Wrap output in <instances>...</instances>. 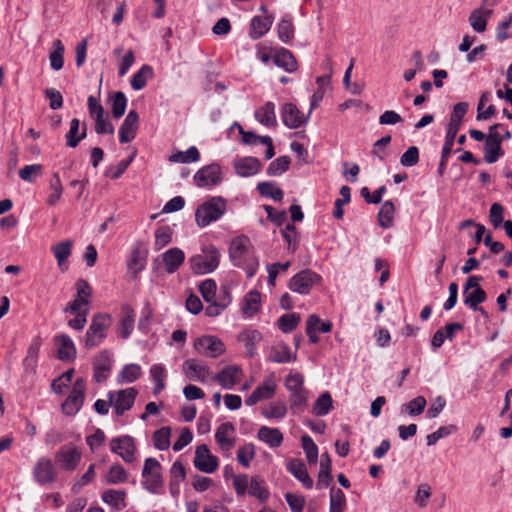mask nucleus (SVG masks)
Masks as SVG:
<instances>
[{"label": "nucleus", "instance_id": "8", "mask_svg": "<svg viewBox=\"0 0 512 512\" xmlns=\"http://www.w3.org/2000/svg\"><path fill=\"white\" fill-rule=\"evenodd\" d=\"M82 459V451L73 443L61 446L55 453V462L65 472L77 469Z\"/></svg>", "mask_w": 512, "mask_h": 512}, {"label": "nucleus", "instance_id": "37", "mask_svg": "<svg viewBox=\"0 0 512 512\" xmlns=\"http://www.w3.org/2000/svg\"><path fill=\"white\" fill-rule=\"evenodd\" d=\"M262 339L259 331L254 329H245L238 336V341L243 343L249 356H253L256 351V345Z\"/></svg>", "mask_w": 512, "mask_h": 512}, {"label": "nucleus", "instance_id": "50", "mask_svg": "<svg viewBox=\"0 0 512 512\" xmlns=\"http://www.w3.org/2000/svg\"><path fill=\"white\" fill-rule=\"evenodd\" d=\"M395 206L392 201H386L382 204L378 213L379 225L385 229L393 225Z\"/></svg>", "mask_w": 512, "mask_h": 512}, {"label": "nucleus", "instance_id": "22", "mask_svg": "<svg viewBox=\"0 0 512 512\" xmlns=\"http://www.w3.org/2000/svg\"><path fill=\"white\" fill-rule=\"evenodd\" d=\"M112 359L109 351L102 350L93 361V378L97 383L105 381L111 372Z\"/></svg>", "mask_w": 512, "mask_h": 512}, {"label": "nucleus", "instance_id": "32", "mask_svg": "<svg viewBox=\"0 0 512 512\" xmlns=\"http://www.w3.org/2000/svg\"><path fill=\"white\" fill-rule=\"evenodd\" d=\"M273 18L270 16H255L251 20L249 36L253 40L263 37L271 28Z\"/></svg>", "mask_w": 512, "mask_h": 512}, {"label": "nucleus", "instance_id": "23", "mask_svg": "<svg viewBox=\"0 0 512 512\" xmlns=\"http://www.w3.org/2000/svg\"><path fill=\"white\" fill-rule=\"evenodd\" d=\"M54 344L57 348L58 359L65 362H71L76 359L77 349L69 335L58 334L54 336Z\"/></svg>", "mask_w": 512, "mask_h": 512}, {"label": "nucleus", "instance_id": "40", "mask_svg": "<svg viewBox=\"0 0 512 512\" xmlns=\"http://www.w3.org/2000/svg\"><path fill=\"white\" fill-rule=\"evenodd\" d=\"M142 374L141 366L135 363L125 365L117 375L119 384L133 383Z\"/></svg>", "mask_w": 512, "mask_h": 512}, {"label": "nucleus", "instance_id": "9", "mask_svg": "<svg viewBox=\"0 0 512 512\" xmlns=\"http://www.w3.org/2000/svg\"><path fill=\"white\" fill-rule=\"evenodd\" d=\"M481 276L473 275L468 277L463 287V302L472 310L479 309V304L487 299L486 292L481 288Z\"/></svg>", "mask_w": 512, "mask_h": 512}, {"label": "nucleus", "instance_id": "26", "mask_svg": "<svg viewBox=\"0 0 512 512\" xmlns=\"http://www.w3.org/2000/svg\"><path fill=\"white\" fill-rule=\"evenodd\" d=\"M233 167L240 177H251L259 173L261 163L255 157H242L234 160Z\"/></svg>", "mask_w": 512, "mask_h": 512}, {"label": "nucleus", "instance_id": "29", "mask_svg": "<svg viewBox=\"0 0 512 512\" xmlns=\"http://www.w3.org/2000/svg\"><path fill=\"white\" fill-rule=\"evenodd\" d=\"M101 499L114 512H120L127 506L125 490L107 489L103 491Z\"/></svg>", "mask_w": 512, "mask_h": 512}, {"label": "nucleus", "instance_id": "1", "mask_svg": "<svg viewBox=\"0 0 512 512\" xmlns=\"http://www.w3.org/2000/svg\"><path fill=\"white\" fill-rule=\"evenodd\" d=\"M229 256L234 266L246 271L250 278L254 276L259 266V261L254 255L251 241L246 236L234 238L229 246Z\"/></svg>", "mask_w": 512, "mask_h": 512}, {"label": "nucleus", "instance_id": "18", "mask_svg": "<svg viewBox=\"0 0 512 512\" xmlns=\"http://www.w3.org/2000/svg\"><path fill=\"white\" fill-rule=\"evenodd\" d=\"M193 463L196 469L204 473L215 472L219 465L218 458L210 453L206 444L196 448Z\"/></svg>", "mask_w": 512, "mask_h": 512}, {"label": "nucleus", "instance_id": "38", "mask_svg": "<svg viewBox=\"0 0 512 512\" xmlns=\"http://www.w3.org/2000/svg\"><path fill=\"white\" fill-rule=\"evenodd\" d=\"M135 312L128 305L122 308V317L119 323V333L122 338L127 339L134 329Z\"/></svg>", "mask_w": 512, "mask_h": 512}, {"label": "nucleus", "instance_id": "64", "mask_svg": "<svg viewBox=\"0 0 512 512\" xmlns=\"http://www.w3.org/2000/svg\"><path fill=\"white\" fill-rule=\"evenodd\" d=\"M146 266V259L142 256L141 252L136 249L132 252L131 258L128 261V270L136 276Z\"/></svg>", "mask_w": 512, "mask_h": 512}, {"label": "nucleus", "instance_id": "6", "mask_svg": "<svg viewBox=\"0 0 512 512\" xmlns=\"http://www.w3.org/2000/svg\"><path fill=\"white\" fill-rule=\"evenodd\" d=\"M163 485L161 464L155 458H146L142 469V486L152 494H159Z\"/></svg>", "mask_w": 512, "mask_h": 512}, {"label": "nucleus", "instance_id": "31", "mask_svg": "<svg viewBox=\"0 0 512 512\" xmlns=\"http://www.w3.org/2000/svg\"><path fill=\"white\" fill-rule=\"evenodd\" d=\"M268 359L274 363H290L296 360V353L283 343H277L271 347Z\"/></svg>", "mask_w": 512, "mask_h": 512}, {"label": "nucleus", "instance_id": "25", "mask_svg": "<svg viewBox=\"0 0 512 512\" xmlns=\"http://www.w3.org/2000/svg\"><path fill=\"white\" fill-rule=\"evenodd\" d=\"M234 432L235 427L231 422H225L218 426L215 432V440L222 451L229 452L235 446Z\"/></svg>", "mask_w": 512, "mask_h": 512}, {"label": "nucleus", "instance_id": "57", "mask_svg": "<svg viewBox=\"0 0 512 512\" xmlns=\"http://www.w3.org/2000/svg\"><path fill=\"white\" fill-rule=\"evenodd\" d=\"M171 428L162 427L156 430L153 434L154 446L158 450H166L170 446Z\"/></svg>", "mask_w": 512, "mask_h": 512}, {"label": "nucleus", "instance_id": "11", "mask_svg": "<svg viewBox=\"0 0 512 512\" xmlns=\"http://www.w3.org/2000/svg\"><path fill=\"white\" fill-rule=\"evenodd\" d=\"M321 276L310 269H304L296 273L289 281L288 287L292 292L307 295L313 286L320 283Z\"/></svg>", "mask_w": 512, "mask_h": 512}, {"label": "nucleus", "instance_id": "19", "mask_svg": "<svg viewBox=\"0 0 512 512\" xmlns=\"http://www.w3.org/2000/svg\"><path fill=\"white\" fill-rule=\"evenodd\" d=\"M242 375V369L238 365H228L212 375V381L218 382L223 389L230 390L241 381Z\"/></svg>", "mask_w": 512, "mask_h": 512}, {"label": "nucleus", "instance_id": "43", "mask_svg": "<svg viewBox=\"0 0 512 512\" xmlns=\"http://www.w3.org/2000/svg\"><path fill=\"white\" fill-rule=\"evenodd\" d=\"M150 377L154 381L155 386L153 393L159 394L165 388V380L167 378V370L162 364H153L150 367Z\"/></svg>", "mask_w": 512, "mask_h": 512}, {"label": "nucleus", "instance_id": "51", "mask_svg": "<svg viewBox=\"0 0 512 512\" xmlns=\"http://www.w3.org/2000/svg\"><path fill=\"white\" fill-rule=\"evenodd\" d=\"M489 16L490 11L477 9L473 11L469 17L470 25L476 32L482 33L486 30L487 20Z\"/></svg>", "mask_w": 512, "mask_h": 512}, {"label": "nucleus", "instance_id": "27", "mask_svg": "<svg viewBox=\"0 0 512 512\" xmlns=\"http://www.w3.org/2000/svg\"><path fill=\"white\" fill-rule=\"evenodd\" d=\"M286 469L302 483L304 488L311 489L313 487V480L309 476L306 465L301 459H291L286 463Z\"/></svg>", "mask_w": 512, "mask_h": 512}, {"label": "nucleus", "instance_id": "47", "mask_svg": "<svg viewBox=\"0 0 512 512\" xmlns=\"http://www.w3.org/2000/svg\"><path fill=\"white\" fill-rule=\"evenodd\" d=\"M257 190L261 196L269 197L274 201H281L284 197L282 189L277 187L273 182H259L257 184Z\"/></svg>", "mask_w": 512, "mask_h": 512}, {"label": "nucleus", "instance_id": "56", "mask_svg": "<svg viewBox=\"0 0 512 512\" xmlns=\"http://www.w3.org/2000/svg\"><path fill=\"white\" fill-rule=\"evenodd\" d=\"M301 317L297 313L284 314L278 319V327L284 333L292 332L300 323Z\"/></svg>", "mask_w": 512, "mask_h": 512}, {"label": "nucleus", "instance_id": "48", "mask_svg": "<svg viewBox=\"0 0 512 512\" xmlns=\"http://www.w3.org/2000/svg\"><path fill=\"white\" fill-rule=\"evenodd\" d=\"M129 477L128 472L120 464H114L110 467L105 475L107 484H121L127 482Z\"/></svg>", "mask_w": 512, "mask_h": 512}, {"label": "nucleus", "instance_id": "21", "mask_svg": "<svg viewBox=\"0 0 512 512\" xmlns=\"http://www.w3.org/2000/svg\"><path fill=\"white\" fill-rule=\"evenodd\" d=\"M276 388L277 385L273 377L265 378L264 381L254 389L251 395L246 398V405L253 406L259 401L273 398Z\"/></svg>", "mask_w": 512, "mask_h": 512}, {"label": "nucleus", "instance_id": "58", "mask_svg": "<svg viewBox=\"0 0 512 512\" xmlns=\"http://www.w3.org/2000/svg\"><path fill=\"white\" fill-rule=\"evenodd\" d=\"M112 101V115L114 118H121L127 107V98L125 94L121 91L115 92L111 97Z\"/></svg>", "mask_w": 512, "mask_h": 512}, {"label": "nucleus", "instance_id": "60", "mask_svg": "<svg viewBox=\"0 0 512 512\" xmlns=\"http://www.w3.org/2000/svg\"><path fill=\"white\" fill-rule=\"evenodd\" d=\"M289 165V157L281 156L269 164L266 172L269 176H280L288 170Z\"/></svg>", "mask_w": 512, "mask_h": 512}, {"label": "nucleus", "instance_id": "36", "mask_svg": "<svg viewBox=\"0 0 512 512\" xmlns=\"http://www.w3.org/2000/svg\"><path fill=\"white\" fill-rule=\"evenodd\" d=\"M258 439L271 448L280 447L283 443V434L278 428H271L268 426H262L258 430Z\"/></svg>", "mask_w": 512, "mask_h": 512}, {"label": "nucleus", "instance_id": "30", "mask_svg": "<svg viewBox=\"0 0 512 512\" xmlns=\"http://www.w3.org/2000/svg\"><path fill=\"white\" fill-rule=\"evenodd\" d=\"M273 62L277 67L288 73H293L298 69V64L294 55L286 48H279L275 51L273 55Z\"/></svg>", "mask_w": 512, "mask_h": 512}, {"label": "nucleus", "instance_id": "24", "mask_svg": "<svg viewBox=\"0 0 512 512\" xmlns=\"http://www.w3.org/2000/svg\"><path fill=\"white\" fill-rule=\"evenodd\" d=\"M138 124V113L135 110L129 111L119 128V142L122 144L131 142L136 136Z\"/></svg>", "mask_w": 512, "mask_h": 512}, {"label": "nucleus", "instance_id": "5", "mask_svg": "<svg viewBox=\"0 0 512 512\" xmlns=\"http://www.w3.org/2000/svg\"><path fill=\"white\" fill-rule=\"evenodd\" d=\"M219 262L220 252L213 245L205 247L201 254L189 258L191 270L199 275L213 272L218 267Z\"/></svg>", "mask_w": 512, "mask_h": 512}, {"label": "nucleus", "instance_id": "15", "mask_svg": "<svg viewBox=\"0 0 512 512\" xmlns=\"http://www.w3.org/2000/svg\"><path fill=\"white\" fill-rule=\"evenodd\" d=\"M182 372L188 380L207 383L212 381L210 368L198 359H187L183 362Z\"/></svg>", "mask_w": 512, "mask_h": 512}, {"label": "nucleus", "instance_id": "7", "mask_svg": "<svg viewBox=\"0 0 512 512\" xmlns=\"http://www.w3.org/2000/svg\"><path fill=\"white\" fill-rule=\"evenodd\" d=\"M75 288L76 297L74 300L67 303L63 308V312L70 314H88L90 300L92 297V287L86 280L79 279L75 283Z\"/></svg>", "mask_w": 512, "mask_h": 512}, {"label": "nucleus", "instance_id": "4", "mask_svg": "<svg viewBox=\"0 0 512 512\" xmlns=\"http://www.w3.org/2000/svg\"><path fill=\"white\" fill-rule=\"evenodd\" d=\"M112 324V318L106 313H97L91 319L84 337V347L92 349L99 346L107 337V331Z\"/></svg>", "mask_w": 512, "mask_h": 512}, {"label": "nucleus", "instance_id": "16", "mask_svg": "<svg viewBox=\"0 0 512 512\" xmlns=\"http://www.w3.org/2000/svg\"><path fill=\"white\" fill-rule=\"evenodd\" d=\"M34 480L40 485L53 483L57 478V472L51 459L41 457L37 460L32 471Z\"/></svg>", "mask_w": 512, "mask_h": 512}, {"label": "nucleus", "instance_id": "20", "mask_svg": "<svg viewBox=\"0 0 512 512\" xmlns=\"http://www.w3.org/2000/svg\"><path fill=\"white\" fill-rule=\"evenodd\" d=\"M309 116L306 117L293 103H285L281 107V119L283 124L290 129H297L306 124Z\"/></svg>", "mask_w": 512, "mask_h": 512}, {"label": "nucleus", "instance_id": "46", "mask_svg": "<svg viewBox=\"0 0 512 512\" xmlns=\"http://www.w3.org/2000/svg\"><path fill=\"white\" fill-rule=\"evenodd\" d=\"M333 408V400L329 392L322 393L315 401L312 413L318 417L327 415Z\"/></svg>", "mask_w": 512, "mask_h": 512}, {"label": "nucleus", "instance_id": "53", "mask_svg": "<svg viewBox=\"0 0 512 512\" xmlns=\"http://www.w3.org/2000/svg\"><path fill=\"white\" fill-rule=\"evenodd\" d=\"M200 159V153L195 146L189 147L185 152L179 151L170 156L171 162L177 163H192Z\"/></svg>", "mask_w": 512, "mask_h": 512}, {"label": "nucleus", "instance_id": "34", "mask_svg": "<svg viewBox=\"0 0 512 512\" xmlns=\"http://www.w3.org/2000/svg\"><path fill=\"white\" fill-rule=\"evenodd\" d=\"M261 307V294L257 290L249 291L242 303L241 311L246 318H252Z\"/></svg>", "mask_w": 512, "mask_h": 512}, {"label": "nucleus", "instance_id": "3", "mask_svg": "<svg viewBox=\"0 0 512 512\" xmlns=\"http://www.w3.org/2000/svg\"><path fill=\"white\" fill-rule=\"evenodd\" d=\"M226 200L221 196L211 197L201 204L195 212V220L199 227L204 228L219 220L225 213Z\"/></svg>", "mask_w": 512, "mask_h": 512}, {"label": "nucleus", "instance_id": "45", "mask_svg": "<svg viewBox=\"0 0 512 512\" xmlns=\"http://www.w3.org/2000/svg\"><path fill=\"white\" fill-rule=\"evenodd\" d=\"M153 77V69L149 65H143L132 77L131 87L136 90H142L149 78Z\"/></svg>", "mask_w": 512, "mask_h": 512}, {"label": "nucleus", "instance_id": "62", "mask_svg": "<svg viewBox=\"0 0 512 512\" xmlns=\"http://www.w3.org/2000/svg\"><path fill=\"white\" fill-rule=\"evenodd\" d=\"M504 154L501 145H499L497 142L492 143L485 141V148H484V160L489 163H495L500 157H502Z\"/></svg>", "mask_w": 512, "mask_h": 512}, {"label": "nucleus", "instance_id": "63", "mask_svg": "<svg viewBox=\"0 0 512 512\" xmlns=\"http://www.w3.org/2000/svg\"><path fill=\"white\" fill-rule=\"evenodd\" d=\"M277 29L278 37L284 43L289 42L294 36V26L292 21L288 18L281 19L278 23Z\"/></svg>", "mask_w": 512, "mask_h": 512}, {"label": "nucleus", "instance_id": "28", "mask_svg": "<svg viewBox=\"0 0 512 512\" xmlns=\"http://www.w3.org/2000/svg\"><path fill=\"white\" fill-rule=\"evenodd\" d=\"M165 271L168 274L175 273L184 263L185 253L178 247L168 249L162 254Z\"/></svg>", "mask_w": 512, "mask_h": 512}, {"label": "nucleus", "instance_id": "41", "mask_svg": "<svg viewBox=\"0 0 512 512\" xmlns=\"http://www.w3.org/2000/svg\"><path fill=\"white\" fill-rule=\"evenodd\" d=\"M261 413L266 419L281 420L287 414V406L283 401H273L262 408Z\"/></svg>", "mask_w": 512, "mask_h": 512}, {"label": "nucleus", "instance_id": "12", "mask_svg": "<svg viewBox=\"0 0 512 512\" xmlns=\"http://www.w3.org/2000/svg\"><path fill=\"white\" fill-rule=\"evenodd\" d=\"M136 396L137 390L133 387L117 391H109L107 394L109 403L114 407L115 413L118 416L123 415L126 411L132 408Z\"/></svg>", "mask_w": 512, "mask_h": 512}, {"label": "nucleus", "instance_id": "42", "mask_svg": "<svg viewBox=\"0 0 512 512\" xmlns=\"http://www.w3.org/2000/svg\"><path fill=\"white\" fill-rule=\"evenodd\" d=\"M426 405V399L423 396H417L409 402L402 404L400 407V413L415 417L423 413Z\"/></svg>", "mask_w": 512, "mask_h": 512}, {"label": "nucleus", "instance_id": "54", "mask_svg": "<svg viewBox=\"0 0 512 512\" xmlns=\"http://www.w3.org/2000/svg\"><path fill=\"white\" fill-rule=\"evenodd\" d=\"M49 188L51 192L47 198V203L50 206H54L61 199L63 193V186L57 173H55L50 180Z\"/></svg>", "mask_w": 512, "mask_h": 512}, {"label": "nucleus", "instance_id": "13", "mask_svg": "<svg viewBox=\"0 0 512 512\" xmlns=\"http://www.w3.org/2000/svg\"><path fill=\"white\" fill-rule=\"evenodd\" d=\"M193 180L195 185L200 188H210L220 184L223 180L220 165L212 163L202 167L195 173Z\"/></svg>", "mask_w": 512, "mask_h": 512}, {"label": "nucleus", "instance_id": "2", "mask_svg": "<svg viewBox=\"0 0 512 512\" xmlns=\"http://www.w3.org/2000/svg\"><path fill=\"white\" fill-rule=\"evenodd\" d=\"M467 111L468 104L466 102H459L453 108L449 123L447 125L445 142L442 148L441 160L438 167L439 174H442L446 168L448 158L453 149L455 137L461 127L462 119L464 118Z\"/></svg>", "mask_w": 512, "mask_h": 512}, {"label": "nucleus", "instance_id": "10", "mask_svg": "<svg viewBox=\"0 0 512 512\" xmlns=\"http://www.w3.org/2000/svg\"><path fill=\"white\" fill-rule=\"evenodd\" d=\"M86 382L79 377L75 380L72 390L61 405L62 412L67 416L76 415L82 408L85 400Z\"/></svg>", "mask_w": 512, "mask_h": 512}, {"label": "nucleus", "instance_id": "59", "mask_svg": "<svg viewBox=\"0 0 512 512\" xmlns=\"http://www.w3.org/2000/svg\"><path fill=\"white\" fill-rule=\"evenodd\" d=\"M255 457V446L252 443H246L237 451V461L244 468H249L250 462Z\"/></svg>", "mask_w": 512, "mask_h": 512}, {"label": "nucleus", "instance_id": "55", "mask_svg": "<svg viewBox=\"0 0 512 512\" xmlns=\"http://www.w3.org/2000/svg\"><path fill=\"white\" fill-rule=\"evenodd\" d=\"M301 445L305 452L307 461L310 464H315L318 460V447L309 435L301 437Z\"/></svg>", "mask_w": 512, "mask_h": 512}, {"label": "nucleus", "instance_id": "44", "mask_svg": "<svg viewBox=\"0 0 512 512\" xmlns=\"http://www.w3.org/2000/svg\"><path fill=\"white\" fill-rule=\"evenodd\" d=\"M64 45L61 40L56 39L53 42V50L49 54L51 69L59 71L64 66Z\"/></svg>", "mask_w": 512, "mask_h": 512}, {"label": "nucleus", "instance_id": "52", "mask_svg": "<svg viewBox=\"0 0 512 512\" xmlns=\"http://www.w3.org/2000/svg\"><path fill=\"white\" fill-rule=\"evenodd\" d=\"M346 508V498L344 492L332 487L330 490L329 512H343Z\"/></svg>", "mask_w": 512, "mask_h": 512}, {"label": "nucleus", "instance_id": "49", "mask_svg": "<svg viewBox=\"0 0 512 512\" xmlns=\"http://www.w3.org/2000/svg\"><path fill=\"white\" fill-rule=\"evenodd\" d=\"M248 492L251 496L256 497L260 502L267 501L270 495L265 482L258 477L251 478Z\"/></svg>", "mask_w": 512, "mask_h": 512}, {"label": "nucleus", "instance_id": "17", "mask_svg": "<svg viewBox=\"0 0 512 512\" xmlns=\"http://www.w3.org/2000/svg\"><path fill=\"white\" fill-rule=\"evenodd\" d=\"M110 449L126 463H132L135 460L136 446L131 436L124 435L113 438L110 442Z\"/></svg>", "mask_w": 512, "mask_h": 512}, {"label": "nucleus", "instance_id": "61", "mask_svg": "<svg viewBox=\"0 0 512 512\" xmlns=\"http://www.w3.org/2000/svg\"><path fill=\"white\" fill-rule=\"evenodd\" d=\"M43 166L41 164L25 165L19 170V177L26 182L33 183L37 177L42 175Z\"/></svg>", "mask_w": 512, "mask_h": 512}, {"label": "nucleus", "instance_id": "33", "mask_svg": "<svg viewBox=\"0 0 512 512\" xmlns=\"http://www.w3.org/2000/svg\"><path fill=\"white\" fill-rule=\"evenodd\" d=\"M255 119L266 127H276L277 118L275 112V104L271 101L266 102L258 108L254 113Z\"/></svg>", "mask_w": 512, "mask_h": 512}, {"label": "nucleus", "instance_id": "39", "mask_svg": "<svg viewBox=\"0 0 512 512\" xmlns=\"http://www.w3.org/2000/svg\"><path fill=\"white\" fill-rule=\"evenodd\" d=\"M72 246L73 242L71 240H64L55 244L51 248L54 257L56 258L57 265L62 271L65 270L63 269V266L72 253Z\"/></svg>", "mask_w": 512, "mask_h": 512}, {"label": "nucleus", "instance_id": "35", "mask_svg": "<svg viewBox=\"0 0 512 512\" xmlns=\"http://www.w3.org/2000/svg\"><path fill=\"white\" fill-rule=\"evenodd\" d=\"M86 135V126L83 125L80 130V120L74 118L71 120L69 130L65 135L66 145L70 148H75L86 137Z\"/></svg>", "mask_w": 512, "mask_h": 512}, {"label": "nucleus", "instance_id": "14", "mask_svg": "<svg viewBox=\"0 0 512 512\" xmlns=\"http://www.w3.org/2000/svg\"><path fill=\"white\" fill-rule=\"evenodd\" d=\"M193 346L199 355L208 358H217L225 352L224 343L219 338L211 335L195 339Z\"/></svg>", "mask_w": 512, "mask_h": 512}]
</instances>
